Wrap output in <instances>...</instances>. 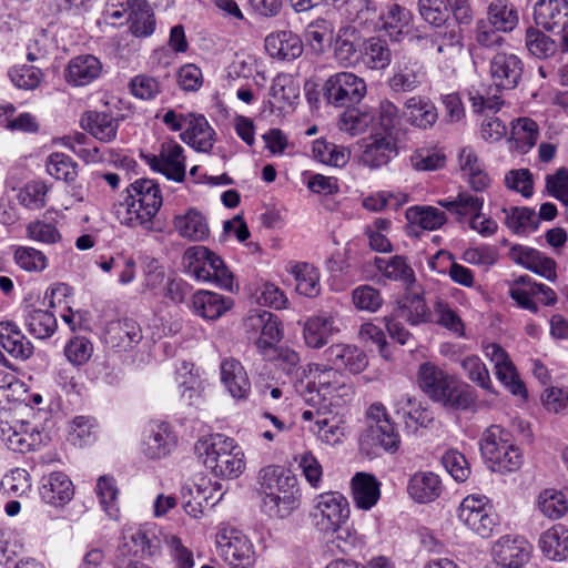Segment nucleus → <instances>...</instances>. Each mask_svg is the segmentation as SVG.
Here are the masks:
<instances>
[{
    "label": "nucleus",
    "instance_id": "obj_29",
    "mask_svg": "<svg viewBox=\"0 0 568 568\" xmlns=\"http://www.w3.org/2000/svg\"><path fill=\"white\" fill-rule=\"evenodd\" d=\"M102 71V63L92 54L72 58L63 72L64 80L72 87H85L97 80Z\"/></svg>",
    "mask_w": 568,
    "mask_h": 568
},
{
    "label": "nucleus",
    "instance_id": "obj_63",
    "mask_svg": "<svg viewBox=\"0 0 568 568\" xmlns=\"http://www.w3.org/2000/svg\"><path fill=\"white\" fill-rule=\"evenodd\" d=\"M375 114L367 110L351 109L342 113L338 128L341 131L355 136L358 135L374 122Z\"/></svg>",
    "mask_w": 568,
    "mask_h": 568
},
{
    "label": "nucleus",
    "instance_id": "obj_33",
    "mask_svg": "<svg viewBox=\"0 0 568 568\" xmlns=\"http://www.w3.org/2000/svg\"><path fill=\"white\" fill-rule=\"evenodd\" d=\"M336 332L335 316L323 312L306 320L303 336L308 347L322 348Z\"/></svg>",
    "mask_w": 568,
    "mask_h": 568
},
{
    "label": "nucleus",
    "instance_id": "obj_7",
    "mask_svg": "<svg viewBox=\"0 0 568 568\" xmlns=\"http://www.w3.org/2000/svg\"><path fill=\"white\" fill-rule=\"evenodd\" d=\"M479 450L487 467L495 473L517 471L524 463L523 452L513 434L499 425H491L483 432Z\"/></svg>",
    "mask_w": 568,
    "mask_h": 568
},
{
    "label": "nucleus",
    "instance_id": "obj_61",
    "mask_svg": "<svg viewBox=\"0 0 568 568\" xmlns=\"http://www.w3.org/2000/svg\"><path fill=\"white\" fill-rule=\"evenodd\" d=\"M99 433V425L95 418L90 416H77L70 425L69 440L80 447L91 445L95 442Z\"/></svg>",
    "mask_w": 568,
    "mask_h": 568
},
{
    "label": "nucleus",
    "instance_id": "obj_13",
    "mask_svg": "<svg viewBox=\"0 0 568 568\" xmlns=\"http://www.w3.org/2000/svg\"><path fill=\"white\" fill-rule=\"evenodd\" d=\"M324 92L328 103L346 106L358 103L365 97L366 83L353 72H337L326 80Z\"/></svg>",
    "mask_w": 568,
    "mask_h": 568
},
{
    "label": "nucleus",
    "instance_id": "obj_12",
    "mask_svg": "<svg viewBox=\"0 0 568 568\" xmlns=\"http://www.w3.org/2000/svg\"><path fill=\"white\" fill-rule=\"evenodd\" d=\"M532 552L529 541L519 535L499 537L490 548L493 562L486 568H519L528 562Z\"/></svg>",
    "mask_w": 568,
    "mask_h": 568
},
{
    "label": "nucleus",
    "instance_id": "obj_15",
    "mask_svg": "<svg viewBox=\"0 0 568 568\" xmlns=\"http://www.w3.org/2000/svg\"><path fill=\"white\" fill-rule=\"evenodd\" d=\"M484 355L493 365L496 378L516 396H526V387L519 378L516 366L511 362L508 353L496 343H488L483 348Z\"/></svg>",
    "mask_w": 568,
    "mask_h": 568
},
{
    "label": "nucleus",
    "instance_id": "obj_56",
    "mask_svg": "<svg viewBox=\"0 0 568 568\" xmlns=\"http://www.w3.org/2000/svg\"><path fill=\"white\" fill-rule=\"evenodd\" d=\"M95 493L100 505L111 519H119L120 508L118 504L119 488L116 481L111 476H101L97 480Z\"/></svg>",
    "mask_w": 568,
    "mask_h": 568
},
{
    "label": "nucleus",
    "instance_id": "obj_26",
    "mask_svg": "<svg viewBox=\"0 0 568 568\" xmlns=\"http://www.w3.org/2000/svg\"><path fill=\"white\" fill-rule=\"evenodd\" d=\"M509 257L516 264L524 266L548 281H554L557 276L555 261L536 248L525 245H514L509 251Z\"/></svg>",
    "mask_w": 568,
    "mask_h": 568
},
{
    "label": "nucleus",
    "instance_id": "obj_11",
    "mask_svg": "<svg viewBox=\"0 0 568 568\" xmlns=\"http://www.w3.org/2000/svg\"><path fill=\"white\" fill-rule=\"evenodd\" d=\"M349 514V504L343 494L326 491L314 499L311 516L321 531L329 532L344 525L348 520Z\"/></svg>",
    "mask_w": 568,
    "mask_h": 568
},
{
    "label": "nucleus",
    "instance_id": "obj_21",
    "mask_svg": "<svg viewBox=\"0 0 568 568\" xmlns=\"http://www.w3.org/2000/svg\"><path fill=\"white\" fill-rule=\"evenodd\" d=\"M300 98V85L290 74H278L272 82L268 99L265 102L270 113L292 111Z\"/></svg>",
    "mask_w": 568,
    "mask_h": 568
},
{
    "label": "nucleus",
    "instance_id": "obj_55",
    "mask_svg": "<svg viewBox=\"0 0 568 568\" xmlns=\"http://www.w3.org/2000/svg\"><path fill=\"white\" fill-rule=\"evenodd\" d=\"M376 268L388 280L400 281L410 284L415 281L413 268L407 264L405 257L395 255L390 258L375 257Z\"/></svg>",
    "mask_w": 568,
    "mask_h": 568
},
{
    "label": "nucleus",
    "instance_id": "obj_42",
    "mask_svg": "<svg viewBox=\"0 0 568 568\" xmlns=\"http://www.w3.org/2000/svg\"><path fill=\"white\" fill-rule=\"evenodd\" d=\"M328 412L320 408H307L301 414L304 422H310V432L315 434L322 442L326 444H335L339 440L342 430L334 419L326 417Z\"/></svg>",
    "mask_w": 568,
    "mask_h": 568
},
{
    "label": "nucleus",
    "instance_id": "obj_48",
    "mask_svg": "<svg viewBox=\"0 0 568 568\" xmlns=\"http://www.w3.org/2000/svg\"><path fill=\"white\" fill-rule=\"evenodd\" d=\"M217 258V255L204 246H194L186 250L184 260L187 263V273L199 282L212 281V268L209 263Z\"/></svg>",
    "mask_w": 568,
    "mask_h": 568
},
{
    "label": "nucleus",
    "instance_id": "obj_53",
    "mask_svg": "<svg viewBox=\"0 0 568 568\" xmlns=\"http://www.w3.org/2000/svg\"><path fill=\"white\" fill-rule=\"evenodd\" d=\"M312 154L318 162L336 168L345 166L349 160V151L345 146L329 143L323 139L313 142Z\"/></svg>",
    "mask_w": 568,
    "mask_h": 568
},
{
    "label": "nucleus",
    "instance_id": "obj_1",
    "mask_svg": "<svg viewBox=\"0 0 568 568\" xmlns=\"http://www.w3.org/2000/svg\"><path fill=\"white\" fill-rule=\"evenodd\" d=\"M306 377L305 402L311 408L331 412L345 406L354 397L351 381L338 369L322 364H308L303 369Z\"/></svg>",
    "mask_w": 568,
    "mask_h": 568
},
{
    "label": "nucleus",
    "instance_id": "obj_45",
    "mask_svg": "<svg viewBox=\"0 0 568 568\" xmlns=\"http://www.w3.org/2000/svg\"><path fill=\"white\" fill-rule=\"evenodd\" d=\"M405 116L412 125L428 129L436 123L438 114L436 106L428 99L412 97L405 102Z\"/></svg>",
    "mask_w": 568,
    "mask_h": 568
},
{
    "label": "nucleus",
    "instance_id": "obj_43",
    "mask_svg": "<svg viewBox=\"0 0 568 568\" xmlns=\"http://www.w3.org/2000/svg\"><path fill=\"white\" fill-rule=\"evenodd\" d=\"M130 9L128 20L130 30L135 37L146 38L153 34L156 26L155 17L146 0H128Z\"/></svg>",
    "mask_w": 568,
    "mask_h": 568
},
{
    "label": "nucleus",
    "instance_id": "obj_20",
    "mask_svg": "<svg viewBox=\"0 0 568 568\" xmlns=\"http://www.w3.org/2000/svg\"><path fill=\"white\" fill-rule=\"evenodd\" d=\"M524 71V63L514 53L497 52L489 63L490 78L496 88L511 90L519 83Z\"/></svg>",
    "mask_w": 568,
    "mask_h": 568
},
{
    "label": "nucleus",
    "instance_id": "obj_54",
    "mask_svg": "<svg viewBox=\"0 0 568 568\" xmlns=\"http://www.w3.org/2000/svg\"><path fill=\"white\" fill-rule=\"evenodd\" d=\"M334 33L333 23L325 19H317L307 24L304 39L311 50L320 54L331 45Z\"/></svg>",
    "mask_w": 568,
    "mask_h": 568
},
{
    "label": "nucleus",
    "instance_id": "obj_36",
    "mask_svg": "<svg viewBox=\"0 0 568 568\" xmlns=\"http://www.w3.org/2000/svg\"><path fill=\"white\" fill-rule=\"evenodd\" d=\"M538 548L548 560L568 559V527L556 524L542 531L538 538Z\"/></svg>",
    "mask_w": 568,
    "mask_h": 568
},
{
    "label": "nucleus",
    "instance_id": "obj_25",
    "mask_svg": "<svg viewBox=\"0 0 568 568\" xmlns=\"http://www.w3.org/2000/svg\"><path fill=\"white\" fill-rule=\"evenodd\" d=\"M458 168L462 178L475 192H483L490 185V178L484 162L477 152L469 145L460 149L458 153Z\"/></svg>",
    "mask_w": 568,
    "mask_h": 568
},
{
    "label": "nucleus",
    "instance_id": "obj_47",
    "mask_svg": "<svg viewBox=\"0 0 568 568\" xmlns=\"http://www.w3.org/2000/svg\"><path fill=\"white\" fill-rule=\"evenodd\" d=\"M369 70H383L392 62V51L386 40L381 38L367 39L361 48V60Z\"/></svg>",
    "mask_w": 568,
    "mask_h": 568
},
{
    "label": "nucleus",
    "instance_id": "obj_30",
    "mask_svg": "<svg viewBox=\"0 0 568 568\" xmlns=\"http://www.w3.org/2000/svg\"><path fill=\"white\" fill-rule=\"evenodd\" d=\"M537 26L552 32L568 23V0H537L534 4Z\"/></svg>",
    "mask_w": 568,
    "mask_h": 568
},
{
    "label": "nucleus",
    "instance_id": "obj_8",
    "mask_svg": "<svg viewBox=\"0 0 568 568\" xmlns=\"http://www.w3.org/2000/svg\"><path fill=\"white\" fill-rule=\"evenodd\" d=\"M457 519L471 532L489 538L498 525V517L489 498L481 494H470L459 504Z\"/></svg>",
    "mask_w": 568,
    "mask_h": 568
},
{
    "label": "nucleus",
    "instance_id": "obj_23",
    "mask_svg": "<svg viewBox=\"0 0 568 568\" xmlns=\"http://www.w3.org/2000/svg\"><path fill=\"white\" fill-rule=\"evenodd\" d=\"M39 494L42 501L59 507L68 504L74 495L72 480L63 471H51L40 480Z\"/></svg>",
    "mask_w": 568,
    "mask_h": 568
},
{
    "label": "nucleus",
    "instance_id": "obj_64",
    "mask_svg": "<svg viewBox=\"0 0 568 568\" xmlns=\"http://www.w3.org/2000/svg\"><path fill=\"white\" fill-rule=\"evenodd\" d=\"M438 28L430 34V43L444 45L447 50V61L455 62L463 48L460 30L455 26Z\"/></svg>",
    "mask_w": 568,
    "mask_h": 568
},
{
    "label": "nucleus",
    "instance_id": "obj_38",
    "mask_svg": "<svg viewBox=\"0 0 568 568\" xmlns=\"http://www.w3.org/2000/svg\"><path fill=\"white\" fill-rule=\"evenodd\" d=\"M405 217L409 224V234H413L416 227L424 231H437L448 221L446 213L433 205L409 206L405 212Z\"/></svg>",
    "mask_w": 568,
    "mask_h": 568
},
{
    "label": "nucleus",
    "instance_id": "obj_5",
    "mask_svg": "<svg viewBox=\"0 0 568 568\" xmlns=\"http://www.w3.org/2000/svg\"><path fill=\"white\" fill-rule=\"evenodd\" d=\"M195 450L204 466L221 479L239 478L246 468V458L235 439L213 434L197 440Z\"/></svg>",
    "mask_w": 568,
    "mask_h": 568
},
{
    "label": "nucleus",
    "instance_id": "obj_14",
    "mask_svg": "<svg viewBox=\"0 0 568 568\" xmlns=\"http://www.w3.org/2000/svg\"><path fill=\"white\" fill-rule=\"evenodd\" d=\"M470 102L473 110L484 115L480 125L483 139L487 142H497L501 140L507 132V125L505 120L496 116V113L504 104L500 97L496 94L485 97L477 92L470 97Z\"/></svg>",
    "mask_w": 568,
    "mask_h": 568
},
{
    "label": "nucleus",
    "instance_id": "obj_52",
    "mask_svg": "<svg viewBox=\"0 0 568 568\" xmlns=\"http://www.w3.org/2000/svg\"><path fill=\"white\" fill-rule=\"evenodd\" d=\"M108 334L113 346L121 349L131 348L142 339L140 325L131 318H124L111 325Z\"/></svg>",
    "mask_w": 568,
    "mask_h": 568
},
{
    "label": "nucleus",
    "instance_id": "obj_57",
    "mask_svg": "<svg viewBox=\"0 0 568 568\" xmlns=\"http://www.w3.org/2000/svg\"><path fill=\"white\" fill-rule=\"evenodd\" d=\"M489 22L501 32L513 31L519 21L517 9L505 0H495L488 6Z\"/></svg>",
    "mask_w": 568,
    "mask_h": 568
},
{
    "label": "nucleus",
    "instance_id": "obj_40",
    "mask_svg": "<svg viewBox=\"0 0 568 568\" xmlns=\"http://www.w3.org/2000/svg\"><path fill=\"white\" fill-rule=\"evenodd\" d=\"M265 49L273 58L294 60L303 53V42L292 31H280L266 37Z\"/></svg>",
    "mask_w": 568,
    "mask_h": 568
},
{
    "label": "nucleus",
    "instance_id": "obj_6",
    "mask_svg": "<svg viewBox=\"0 0 568 568\" xmlns=\"http://www.w3.org/2000/svg\"><path fill=\"white\" fill-rule=\"evenodd\" d=\"M339 16L352 26L342 27L335 43L334 54L344 67L354 65L361 60V52L348 36H354L358 27L374 23L377 9L371 0H331Z\"/></svg>",
    "mask_w": 568,
    "mask_h": 568
},
{
    "label": "nucleus",
    "instance_id": "obj_9",
    "mask_svg": "<svg viewBox=\"0 0 568 568\" xmlns=\"http://www.w3.org/2000/svg\"><path fill=\"white\" fill-rule=\"evenodd\" d=\"M217 556L227 567L253 566L255 550L251 539L240 529L231 526L221 527L215 536Z\"/></svg>",
    "mask_w": 568,
    "mask_h": 568
},
{
    "label": "nucleus",
    "instance_id": "obj_49",
    "mask_svg": "<svg viewBox=\"0 0 568 568\" xmlns=\"http://www.w3.org/2000/svg\"><path fill=\"white\" fill-rule=\"evenodd\" d=\"M506 226L515 234L527 235L538 230L537 212L526 206H513L503 210Z\"/></svg>",
    "mask_w": 568,
    "mask_h": 568
},
{
    "label": "nucleus",
    "instance_id": "obj_62",
    "mask_svg": "<svg viewBox=\"0 0 568 568\" xmlns=\"http://www.w3.org/2000/svg\"><path fill=\"white\" fill-rule=\"evenodd\" d=\"M381 18L383 20V28L392 39L397 41L404 33L408 32L412 14L407 9L393 4L387 13Z\"/></svg>",
    "mask_w": 568,
    "mask_h": 568
},
{
    "label": "nucleus",
    "instance_id": "obj_22",
    "mask_svg": "<svg viewBox=\"0 0 568 568\" xmlns=\"http://www.w3.org/2000/svg\"><path fill=\"white\" fill-rule=\"evenodd\" d=\"M395 414L404 422L408 430L427 427L433 422V414L414 396L402 393L393 398Z\"/></svg>",
    "mask_w": 568,
    "mask_h": 568
},
{
    "label": "nucleus",
    "instance_id": "obj_39",
    "mask_svg": "<svg viewBox=\"0 0 568 568\" xmlns=\"http://www.w3.org/2000/svg\"><path fill=\"white\" fill-rule=\"evenodd\" d=\"M0 432L2 442L13 452L27 453L40 443V433L24 423L14 426L3 424Z\"/></svg>",
    "mask_w": 568,
    "mask_h": 568
},
{
    "label": "nucleus",
    "instance_id": "obj_32",
    "mask_svg": "<svg viewBox=\"0 0 568 568\" xmlns=\"http://www.w3.org/2000/svg\"><path fill=\"white\" fill-rule=\"evenodd\" d=\"M381 481L368 473H356L351 480L352 498L356 508L371 510L381 499Z\"/></svg>",
    "mask_w": 568,
    "mask_h": 568
},
{
    "label": "nucleus",
    "instance_id": "obj_44",
    "mask_svg": "<svg viewBox=\"0 0 568 568\" xmlns=\"http://www.w3.org/2000/svg\"><path fill=\"white\" fill-rule=\"evenodd\" d=\"M173 224L179 235L190 241H203L210 233L204 215L194 209L175 215Z\"/></svg>",
    "mask_w": 568,
    "mask_h": 568
},
{
    "label": "nucleus",
    "instance_id": "obj_60",
    "mask_svg": "<svg viewBox=\"0 0 568 568\" xmlns=\"http://www.w3.org/2000/svg\"><path fill=\"white\" fill-rule=\"evenodd\" d=\"M416 63L398 62L394 67V74L389 79V87L395 92H409L422 82V75L415 69Z\"/></svg>",
    "mask_w": 568,
    "mask_h": 568
},
{
    "label": "nucleus",
    "instance_id": "obj_41",
    "mask_svg": "<svg viewBox=\"0 0 568 568\" xmlns=\"http://www.w3.org/2000/svg\"><path fill=\"white\" fill-rule=\"evenodd\" d=\"M0 345L17 359H27L33 353L31 342L13 322H0Z\"/></svg>",
    "mask_w": 568,
    "mask_h": 568
},
{
    "label": "nucleus",
    "instance_id": "obj_59",
    "mask_svg": "<svg viewBox=\"0 0 568 568\" xmlns=\"http://www.w3.org/2000/svg\"><path fill=\"white\" fill-rule=\"evenodd\" d=\"M26 325L30 334L37 338H48L57 329V318L53 313L44 310L31 308L26 315Z\"/></svg>",
    "mask_w": 568,
    "mask_h": 568
},
{
    "label": "nucleus",
    "instance_id": "obj_58",
    "mask_svg": "<svg viewBox=\"0 0 568 568\" xmlns=\"http://www.w3.org/2000/svg\"><path fill=\"white\" fill-rule=\"evenodd\" d=\"M538 136L539 128L532 119L519 118L511 122V139L520 152L526 153L535 146Z\"/></svg>",
    "mask_w": 568,
    "mask_h": 568
},
{
    "label": "nucleus",
    "instance_id": "obj_16",
    "mask_svg": "<svg viewBox=\"0 0 568 568\" xmlns=\"http://www.w3.org/2000/svg\"><path fill=\"white\" fill-rule=\"evenodd\" d=\"M176 445V436L164 422H151L144 428L140 450L149 459L169 456Z\"/></svg>",
    "mask_w": 568,
    "mask_h": 568
},
{
    "label": "nucleus",
    "instance_id": "obj_2",
    "mask_svg": "<svg viewBox=\"0 0 568 568\" xmlns=\"http://www.w3.org/2000/svg\"><path fill=\"white\" fill-rule=\"evenodd\" d=\"M162 203V192L154 180L136 179L126 187L124 200L116 205L115 216L122 225L150 231Z\"/></svg>",
    "mask_w": 568,
    "mask_h": 568
},
{
    "label": "nucleus",
    "instance_id": "obj_46",
    "mask_svg": "<svg viewBox=\"0 0 568 568\" xmlns=\"http://www.w3.org/2000/svg\"><path fill=\"white\" fill-rule=\"evenodd\" d=\"M393 313L413 326L432 322V312L418 294L404 296Z\"/></svg>",
    "mask_w": 568,
    "mask_h": 568
},
{
    "label": "nucleus",
    "instance_id": "obj_4",
    "mask_svg": "<svg viewBox=\"0 0 568 568\" xmlns=\"http://www.w3.org/2000/svg\"><path fill=\"white\" fill-rule=\"evenodd\" d=\"M417 383L428 397L446 407L466 410L475 405V390L469 385L459 384L453 376L430 362L419 366Z\"/></svg>",
    "mask_w": 568,
    "mask_h": 568
},
{
    "label": "nucleus",
    "instance_id": "obj_31",
    "mask_svg": "<svg viewBox=\"0 0 568 568\" xmlns=\"http://www.w3.org/2000/svg\"><path fill=\"white\" fill-rule=\"evenodd\" d=\"M192 311L206 321H216L233 306V300L216 292L200 290L192 295Z\"/></svg>",
    "mask_w": 568,
    "mask_h": 568
},
{
    "label": "nucleus",
    "instance_id": "obj_3",
    "mask_svg": "<svg viewBox=\"0 0 568 568\" xmlns=\"http://www.w3.org/2000/svg\"><path fill=\"white\" fill-rule=\"evenodd\" d=\"M258 481L263 509L268 516L285 518L300 506L297 479L288 469L266 466L261 469Z\"/></svg>",
    "mask_w": 568,
    "mask_h": 568
},
{
    "label": "nucleus",
    "instance_id": "obj_37",
    "mask_svg": "<svg viewBox=\"0 0 568 568\" xmlns=\"http://www.w3.org/2000/svg\"><path fill=\"white\" fill-rule=\"evenodd\" d=\"M82 129L100 142L109 143L116 138L119 121L108 112L90 110L80 119Z\"/></svg>",
    "mask_w": 568,
    "mask_h": 568
},
{
    "label": "nucleus",
    "instance_id": "obj_51",
    "mask_svg": "<svg viewBox=\"0 0 568 568\" xmlns=\"http://www.w3.org/2000/svg\"><path fill=\"white\" fill-rule=\"evenodd\" d=\"M536 507L546 518L557 520L567 514L568 498L561 490L546 488L538 494Z\"/></svg>",
    "mask_w": 568,
    "mask_h": 568
},
{
    "label": "nucleus",
    "instance_id": "obj_18",
    "mask_svg": "<svg viewBox=\"0 0 568 568\" xmlns=\"http://www.w3.org/2000/svg\"><path fill=\"white\" fill-rule=\"evenodd\" d=\"M397 153V139L395 133L373 129L364 146L361 161L366 166L377 169L386 165Z\"/></svg>",
    "mask_w": 568,
    "mask_h": 568
},
{
    "label": "nucleus",
    "instance_id": "obj_50",
    "mask_svg": "<svg viewBox=\"0 0 568 568\" xmlns=\"http://www.w3.org/2000/svg\"><path fill=\"white\" fill-rule=\"evenodd\" d=\"M287 271L294 276L296 292L306 297H315L321 292L320 272L312 264L301 262L290 264Z\"/></svg>",
    "mask_w": 568,
    "mask_h": 568
},
{
    "label": "nucleus",
    "instance_id": "obj_35",
    "mask_svg": "<svg viewBox=\"0 0 568 568\" xmlns=\"http://www.w3.org/2000/svg\"><path fill=\"white\" fill-rule=\"evenodd\" d=\"M485 200L483 196L468 191H459L456 196H448L437 201V205L455 216L459 223L469 221L476 213H480Z\"/></svg>",
    "mask_w": 568,
    "mask_h": 568
},
{
    "label": "nucleus",
    "instance_id": "obj_19",
    "mask_svg": "<svg viewBox=\"0 0 568 568\" xmlns=\"http://www.w3.org/2000/svg\"><path fill=\"white\" fill-rule=\"evenodd\" d=\"M379 424H368L361 435L359 445L367 454H377L378 449L394 454L399 449L400 436L395 425L389 419Z\"/></svg>",
    "mask_w": 568,
    "mask_h": 568
},
{
    "label": "nucleus",
    "instance_id": "obj_34",
    "mask_svg": "<svg viewBox=\"0 0 568 568\" xmlns=\"http://www.w3.org/2000/svg\"><path fill=\"white\" fill-rule=\"evenodd\" d=\"M183 142L197 152L207 153L215 142V131L202 114H193L189 119L186 129L181 133Z\"/></svg>",
    "mask_w": 568,
    "mask_h": 568
},
{
    "label": "nucleus",
    "instance_id": "obj_24",
    "mask_svg": "<svg viewBox=\"0 0 568 568\" xmlns=\"http://www.w3.org/2000/svg\"><path fill=\"white\" fill-rule=\"evenodd\" d=\"M444 485L439 475L430 470L414 473L406 486V491L412 500L417 504H429L440 497Z\"/></svg>",
    "mask_w": 568,
    "mask_h": 568
},
{
    "label": "nucleus",
    "instance_id": "obj_28",
    "mask_svg": "<svg viewBox=\"0 0 568 568\" xmlns=\"http://www.w3.org/2000/svg\"><path fill=\"white\" fill-rule=\"evenodd\" d=\"M221 382L235 400H246L251 394V382L243 365L234 358L221 363Z\"/></svg>",
    "mask_w": 568,
    "mask_h": 568
},
{
    "label": "nucleus",
    "instance_id": "obj_27",
    "mask_svg": "<svg viewBox=\"0 0 568 568\" xmlns=\"http://www.w3.org/2000/svg\"><path fill=\"white\" fill-rule=\"evenodd\" d=\"M325 359L332 367L345 368L352 374L363 372L368 365V358L364 351L356 345L334 344L324 352Z\"/></svg>",
    "mask_w": 568,
    "mask_h": 568
},
{
    "label": "nucleus",
    "instance_id": "obj_17",
    "mask_svg": "<svg viewBox=\"0 0 568 568\" xmlns=\"http://www.w3.org/2000/svg\"><path fill=\"white\" fill-rule=\"evenodd\" d=\"M245 325L254 331L260 329L261 335L255 344L262 356H270L274 353L275 344L283 336L280 322L274 314L267 311L252 310L248 312Z\"/></svg>",
    "mask_w": 568,
    "mask_h": 568
},
{
    "label": "nucleus",
    "instance_id": "obj_10",
    "mask_svg": "<svg viewBox=\"0 0 568 568\" xmlns=\"http://www.w3.org/2000/svg\"><path fill=\"white\" fill-rule=\"evenodd\" d=\"M184 152V148L171 139L160 144L158 153H143L141 156L152 171L163 174L170 181L181 183L186 175Z\"/></svg>",
    "mask_w": 568,
    "mask_h": 568
}]
</instances>
